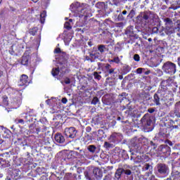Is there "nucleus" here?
Returning a JSON list of instances; mask_svg holds the SVG:
<instances>
[{
	"label": "nucleus",
	"mask_w": 180,
	"mask_h": 180,
	"mask_svg": "<svg viewBox=\"0 0 180 180\" xmlns=\"http://www.w3.org/2000/svg\"><path fill=\"white\" fill-rule=\"evenodd\" d=\"M165 32L166 34H172L173 33H175V27L172 25H167L165 27Z\"/></svg>",
	"instance_id": "25"
},
{
	"label": "nucleus",
	"mask_w": 180,
	"mask_h": 180,
	"mask_svg": "<svg viewBox=\"0 0 180 180\" xmlns=\"http://www.w3.org/2000/svg\"><path fill=\"white\" fill-rule=\"evenodd\" d=\"M136 140H137L139 144L140 145L143 143V140H146V138L144 136H141L139 138L136 137Z\"/></svg>",
	"instance_id": "50"
},
{
	"label": "nucleus",
	"mask_w": 180,
	"mask_h": 180,
	"mask_svg": "<svg viewBox=\"0 0 180 180\" xmlns=\"http://www.w3.org/2000/svg\"><path fill=\"white\" fill-rule=\"evenodd\" d=\"M15 144L20 147H25V146H27V142H26V140L19 138L15 141Z\"/></svg>",
	"instance_id": "23"
},
{
	"label": "nucleus",
	"mask_w": 180,
	"mask_h": 180,
	"mask_svg": "<svg viewBox=\"0 0 180 180\" xmlns=\"http://www.w3.org/2000/svg\"><path fill=\"white\" fill-rule=\"evenodd\" d=\"M70 9L76 15H79V13H82L83 8L81 7V4L79 2H76L70 5Z\"/></svg>",
	"instance_id": "12"
},
{
	"label": "nucleus",
	"mask_w": 180,
	"mask_h": 180,
	"mask_svg": "<svg viewBox=\"0 0 180 180\" xmlns=\"http://www.w3.org/2000/svg\"><path fill=\"white\" fill-rule=\"evenodd\" d=\"M13 106H14L15 108H19L20 106V103H22V100L19 98H14L13 102H12Z\"/></svg>",
	"instance_id": "28"
},
{
	"label": "nucleus",
	"mask_w": 180,
	"mask_h": 180,
	"mask_svg": "<svg viewBox=\"0 0 180 180\" xmlns=\"http://www.w3.org/2000/svg\"><path fill=\"white\" fill-rule=\"evenodd\" d=\"M150 161V157L147 155H141V164H147Z\"/></svg>",
	"instance_id": "33"
},
{
	"label": "nucleus",
	"mask_w": 180,
	"mask_h": 180,
	"mask_svg": "<svg viewBox=\"0 0 180 180\" xmlns=\"http://www.w3.org/2000/svg\"><path fill=\"white\" fill-rule=\"evenodd\" d=\"M64 27L68 30H71V29H72V26L70 22H66L64 25Z\"/></svg>",
	"instance_id": "43"
},
{
	"label": "nucleus",
	"mask_w": 180,
	"mask_h": 180,
	"mask_svg": "<svg viewBox=\"0 0 180 180\" xmlns=\"http://www.w3.org/2000/svg\"><path fill=\"white\" fill-rule=\"evenodd\" d=\"M143 70H144V68H142L136 69V74H141L143 72Z\"/></svg>",
	"instance_id": "61"
},
{
	"label": "nucleus",
	"mask_w": 180,
	"mask_h": 180,
	"mask_svg": "<svg viewBox=\"0 0 180 180\" xmlns=\"http://www.w3.org/2000/svg\"><path fill=\"white\" fill-rule=\"evenodd\" d=\"M84 176L89 180H101L103 177V172L99 168H94L92 172H85Z\"/></svg>",
	"instance_id": "3"
},
{
	"label": "nucleus",
	"mask_w": 180,
	"mask_h": 180,
	"mask_svg": "<svg viewBox=\"0 0 180 180\" xmlns=\"http://www.w3.org/2000/svg\"><path fill=\"white\" fill-rule=\"evenodd\" d=\"M97 137H98L99 140H102V139L106 137V134H105V131L103 129H99L98 131Z\"/></svg>",
	"instance_id": "35"
},
{
	"label": "nucleus",
	"mask_w": 180,
	"mask_h": 180,
	"mask_svg": "<svg viewBox=\"0 0 180 180\" xmlns=\"http://www.w3.org/2000/svg\"><path fill=\"white\" fill-rule=\"evenodd\" d=\"M159 32L160 36H165V34L164 33V27H161L159 28Z\"/></svg>",
	"instance_id": "54"
},
{
	"label": "nucleus",
	"mask_w": 180,
	"mask_h": 180,
	"mask_svg": "<svg viewBox=\"0 0 180 180\" xmlns=\"http://www.w3.org/2000/svg\"><path fill=\"white\" fill-rule=\"evenodd\" d=\"M39 30V28L34 27L29 30L30 34H32V36H35Z\"/></svg>",
	"instance_id": "39"
},
{
	"label": "nucleus",
	"mask_w": 180,
	"mask_h": 180,
	"mask_svg": "<svg viewBox=\"0 0 180 180\" xmlns=\"http://www.w3.org/2000/svg\"><path fill=\"white\" fill-rule=\"evenodd\" d=\"M111 63H115L116 64H119L120 63V59L119 57H115L112 60H111Z\"/></svg>",
	"instance_id": "49"
},
{
	"label": "nucleus",
	"mask_w": 180,
	"mask_h": 180,
	"mask_svg": "<svg viewBox=\"0 0 180 180\" xmlns=\"http://www.w3.org/2000/svg\"><path fill=\"white\" fill-rule=\"evenodd\" d=\"M172 177L173 180H180V172L178 171H172Z\"/></svg>",
	"instance_id": "31"
},
{
	"label": "nucleus",
	"mask_w": 180,
	"mask_h": 180,
	"mask_svg": "<svg viewBox=\"0 0 180 180\" xmlns=\"http://www.w3.org/2000/svg\"><path fill=\"white\" fill-rule=\"evenodd\" d=\"M56 60L58 65L56 68L52 69L51 74L53 77H57L59 74V77L63 78L68 72V68H67L68 55L65 52H60L56 57Z\"/></svg>",
	"instance_id": "1"
},
{
	"label": "nucleus",
	"mask_w": 180,
	"mask_h": 180,
	"mask_svg": "<svg viewBox=\"0 0 180 180\" xmlns=\"http://www.w3.org/2000/svg\"><path fill=\"white\" fill-rule=\"evenodd\" d=\"M134 15H136V11H134V9H132L128 15V18H134Z\"/></svg>",
	"instance_id": "48"
},
{
	"label": "nucleus",
	"mask_w": 180,
	"mask_h": 180,
	"mask_svg": "<svg viewBox=\"0 0 180 180\" xmlns=\"http://www.w3.org/2000/svg\"><path fill=\"white\" fill-rule=\"evenodd\" d=\"M106 72L108 74H110V75H112V74H116V72H115V68H111V69L107 70Z\"/></svg>",
	"instance_id": "53"
},
{
	"label": "nucleus",
	"mask_w": 180,
	"mask_h": 180,
	"mask_svg": "<svg viewBox=\"0 0 180 180\" xmlns=\"http://www.w3.org/2000/svg\"><path fill=\"white\" fill-rule=\"evenodd\" d=\"M162 70L169 75H174L176 72V65L171 61H167L163 64Z\"/></svg>",
	"instance_id": "4"
},
{
	"label": "nucleus",
	"mask_w": 180,
	"mask_h": 180,
	"mask_svg": "<svg viewBox=\"0 0 180 180\" xmlns=\"http://www.w3.org/2000/svg\"><path fill=\"white\" fill-rule=\"evenodd\" d=\"M117 20L119 22H122V21L124 20V17L123 16V14H122V13L119 14L117 16Z\"/></svg>",
	"instance_id": "52"
},
{
	"label": "nucleus",
	"mask_w": 180,
	"mask_h": 180,
	"mask_svg": "<svg viewBox=\"0 0 180 180\" xmlns=\"http://www.w3.org/2000/svg\"><path fill=\"white\" fill-rule=\"evenodd\" d=\"M169 85V79L162 80L160 83L161 89H159L158 91H162V94H165L168 91V86Z\"/></svg>",
	"instance_id": "15"
},
{
	"label": "nucleus",
	"mask_w": 180,
	"mask_h": 180,
	"mask_svg": "<svg viewBox=\"0 0 180 180\" xmlns=\"http://www.w3.org/2000/svg\"><path fill=\"white\" fill-rule=\"evenodd\" d=\"M125 34L128 37H136V34H134V31H133V27H128L125 31Z\"/></svg>",
	"instance_id": "24"
},
{
	"label": "nucleus",
	"mask_w": 180,
	"mask_h": 180,
	"mask_svg": "<svg viewBox=\"0 0 180 180\" xmlns=\"http://www.w3.org/2000/svg\"><path fill=\"white\" fill-rule=\"evenodd\" d=\"M145 99L146 101H150L151 100V96H150V94H147L145 95Z\"/></svg>",
	"instance_id": "60"
},
{
	"label": "nucleus",
	"mask_w": 180,
	"mask_h": 180,
	"mask_svg": "<svg viewBox=\"0 0 180 180\" xmlns=\"http://www.w3.org/2000/svg\"><path fill=\"white\" fill-rule=\"evenodd\" d=\"M151 16H153V13H151V11L141 12L136 17V22L138 25H141L142 27H144V26L150 22Z\"/></svg>",
	"instance_id": "2"
},
{
	"label": "nucleus",
	"mask_w": 180,
	"mask_h": 180,
	"mask_svg": "<svg viewBox=\"0 0 180 180\" xmlns=\"http://www.w3.org/2000/svg\"><path fill=\"white\" fill-rule=\"evenodd\" d=\"M173 115L174 117H180V101L176 103Z\"/></svg>",
	"instance_id": "22"
},
{
	"label": "nucleus",
	"mask_w": 180,
	"mask_h": 180,
	"mask_svg": "<svg viewBox=\"0 0 180 180\" xmlns=\"http://www.w3.org/2000/svg\"><path fill=\"white\" fill-rule=\"evenodd\" d=\"M112 98L109 94H105L102 98V101L104 105H110L112 103Z\"/></svg>",
	"instance_id": "20"
},
{
	"label": "nucleus",
	"mask_w": 180,
	"mask_h": 180,
	"mask_svg": "<svg viewBox=\"0 0 180 180\" xmlns=\"http://www.w3.org/2000/svg\"><path fill=\"white\" fill-rule=\"evenodd\" d=\"M0 167H2L3 168H6L8 167H11V164L9 163V161H7L4 159H0Z\"/></svg>",
	"instance_id": "29"
},
{
	"label": "nucleus",
	"mask_w": 180,
	"mask_h": 180,
	"mask_svg": "<svg viewBox=\"0 0 180 180\" xmlns=\"http://www.w3.org/2000/svg\"><path fill=\"white\" fill-rule=\"evenodd\" d=\"M141 123L143 126H151L153 124V117H150L148 113L145 114L141 120Z\"/></svg>",
	"instance_id": "11"
},
{
	"label": "nucleus",
	"mask_w": 180,
	"mask_h": 180,
	"mask_svg": "<svg viewBox=\"0 0 180 180\" xmlns=\"http://www.w3.org/2000/svg\"><path fill=\"white\" fill-rule=\"evenodd\" d=\"M167 134H168L167 133V128L160 129L159 136H160L161 137H167Z\"/></svg>",
	"instance_id": "38"
},
{
	"label": "nucleus",
	"mask_w": 180,
	"mask_h": 180,
	"mask_svg": "<svg viewBox=\"0 0 180 180\" xmlns=\"http://www.w3.org/2000/svg\"><path fill=\"white\" fill-rule=\"evenodd\" d=\"M129 148L130 152L134 151L135 153H139L140 151V149L141 148V146L139 143V141H137V136L132 139L129 143Z\"/></svg>",
	"instance_id": "8"
},
{
	"label": "nucleus",
	"mask_w": 180,
	"mask_h": 180,
	"mask_svg": "<svg viewBox=\"0 0 180 180\" xmlns=\"http://www.w3.org/2000/svg\"><path fill=\"white\" fill-rule=\"evenodd\" d=\"M165 94H162V90H158L153 96V102L156 106H161V101H164V96Z\"/></svg>",
	"instance_id": "7"
},
{
	"label": "nucleus",
	"mask_w": 180,
	"mask_h": 180,
	"mask_svg": "<svg viewBox=\"0 0 180 180\" xmlns=\"http://www.w3.org/2000/svg\"><path fill=\"white\" fill-rule=\"evenodd\" d=\"M150 169H153V166L149 163H145L142 167V171H143V172H146V171H150Z\"/></svg>",
	"instance_id": "34"
},
{
	"label": "nucleus",
	"mask_w": 180,
	"mask_h": 180,
	"mask_svg": "<svg viewBox=\"0 0 180 180\" xmlns=\"http://www.w3.org/2000/svg\"><path fill=\"white\" fill-rule=\"evenodd\" d=\"M134 162L135 164H139L140 162L141 163V156H137L134 159Z\"/></svg>",
	"instance_id": "46"
},
{
	"label": "nucleus",
	"mask_w": 180,
	"mask_h": 180,
	"mask_svg": "<svg viewBox=\"0 0 180 180\" xmlns=\"http://www.w3.org/2000/svg\"><path fill=\"white\" fill-rule=\"evenodd\" d=\"M131 71V67H130L128 65H125L123 67L122 72L123 74H128V72H130Z\"/></svg>",
	"instance_id": "37"
},
{
	"label": "nucleus",
	"mask_w": 180,
	"mask_h": 180,
	"mask_svg": "<svg viewBox=\"0 0 180 180\" xmlns=\"http://www.w3.org/2000/svg\"><path fill=\"white\" fill-rule=\"evenodd\" d=\"M30 60V55L24 54L21 58L20 64H22V65H28Z\"/></svg>",
	"instance_id": "21"
},
{
	"label": "nucleus",
	"mask_w": 180,
	"mask_h": 180,
	"mask_svg": "<svg viewBox=\"0 0 180 180\" xmlns=\"http://www.w3.org/2000/svg\"><path fill=\"white\" fill-rule=\"evenodd\" d=\"M2 99H3V104L4 105V106H8L9 105V101L8 100V96H4L2 97Z\"/></svg>",
	"instance_id": "41"
},
{
	"label": "nucleus",
	"mask_w": 180,
	"mask_h": 180,
	"mask_svg": "<svg viewBox=\"0 0 180 180\" xmlns=\"http://www.w3.org/2000/svg\"><path fill=\"white\" fill-rule=\"evenodd\" d=\"M94 77L95 79H98V81L101 80V79L102 78V76H101L99 75V72H94Z\"/></svg>",
	"instance_id": "44"
},
{
	"label": "nucleus",
	"mask_w": 180,
	"mask_h": 180,
	"mask_svg": "<svg viewBox=\"0 0 180 180\" xmlns=\"http://www.w3.org/2000/svg\"><path fill=\"white\" fill-rule=\"evenodd\" d=\"M160 31V28L158 27H153L152 29V34H158Z\"/></svg>",
	"instance_id": "47"
},
{
	"label": "nucleus",
	"mask_w": 180,
	"mask_h": 180,
	"mask_svg": "<svg viewBox=\"0 0 180 180\" xmlns=\"http://www.w3.org/2000/svg\"><path fill=\"white\" fill-rule=\"evenodd\" d=\"M104 148H106V150H109V148H113L115 146L108 141H105L103 145Z\"/></svg>",
	"instance_id": "40"
},
{
	"label": "nucleus",
	"mask_w": 180,
	"mask_h": 180,
	"mask_svg": "<svg viewBox=\"0 0 180 180\" xmlns=\"http://www.w3.org/2000/svg\"><path fill=\"white\" fill-rule=\"evenodd\" d=\"M148 112L149 113H154L155 112V108H150L148 109Z\"/></svg>",
	"instance_id": "62"
},
{
	"label": "nucleus",
	"mask_w": 180,
	"mask_h": 180,
	"mask_svg": "<svg viewBox=\"0 0 180 180\" xmlns=\"http://www.w3.org/2000/svg\"><path fill=\"white\" fill-rule=\"evenodd\" d=\"M158 175L160 176H168L169 175V167L165 163H158L156 166Z\"/></svg>",
	"instance_id": "5"
},
{
	"label": "nucleus",
	"mask_w": 180,
	"mask_h": 180,
	"mask_svg": "<svg viewBox=\"0 0 180 180\" xmlns=\"http://www.w3.org/2000/svg\"><path fill=\"white\" fill-rule=\"evenodd\" d=\"M16 154V149H11L8 152H6L3 154L4 157H6V158H11V157L15 155Z\"/></svg>",
	"instance_id": "26"
},
{
	"label": "nucleus",
	"mask_w": 180,
	"mask_h": 180,
	"mask_svg": "<svg viewBox=\"0 0 180 180\" xmlns=\"http://www.w3.org/2000/svg\"><path fill=\"white\" fill-rule=\"evenodd\" d=\"M163 22L165 23V26H172L174 25L172 20L169 18H163Z\"/></svg>",
	"instance_id": "36"
},
{
	"label": "nucleus",
	"mask_w": 180,
	"mask_h": 180,
	"mask_svg": "<svg viewBox=\"0 0 180 180\" xmlns=\"http://www.w3.org/2000/svg\"><path fill=\"white\" fill-rule=\"evenodd\" d=\"M87 150L91 154H96V153H98V148L94 145L87 146Z\"/></svg>",
	"instance_id": "27"
},
{
	"label": "nucleus",
	"mask_w": 180,
	"mask_h": 180,
	"mask_svg": "<svg viewBox=\"0 0 180 180\" xmlns=\"http://www.w3.org/2000/svg\"><path fill=\"white\" fill-rule=\"evenodd\" d=\"M11 134L12 132L11 130L8 129L4 126L0 125V144L4 143V139H2V137L3 139H9L11 138Z\"/></svg>",
	"instance_id": "6"
},
{
	"label": "nucleus",
	"mask_w": 180,
	"mask_h": 180,
	"mask_svg": "<svg viewBox=\"0 0 180 180\" xmlns=\"http://www.w3.org/2000/svg\"><path fill=\"white\" fill-rule=\"evenodd\" d=\"M20 50V46H19V44H14L11 47L9 53L11 54V56H16V54L19 53Z\"/></svg>",
	"instance_id": "19"
},
{
	"label": "nucleus",
	"mask_w": 180,
	"mask_h": 180,
	"mask_svg": "<svg viewBox=\"0 0 180 180\" xmlns=\"http://www.w3.org/2000/svg\"><path fill=\"white\" fill-rule=\"evenodd\" d=\"M61 102L62 103H67V102H68V100H67V98H63Z\"/></svg>",
	"instance_id": "64"
},
{
	"label": "nucleus",
	"mask_w": 180,
	"mask_h": 180,
	"mask_svg": "<svg viewBox=\"0 0 180 180\" xmlns=\"http://www.w3.org/2000/svg\"><path fill=\"white\" fill-rule=\"evenodd\" d=\"M16 122H18V123H20L21 124H25V120L22 119L16 120Z\"/></svg>",
	"instance_id": "63"
},
{
	"label": "nucleus",
	"mask_w": 180,
	"mask_h": 180,
	"mask_svg": "<svg viewBox=\"0 0 180 180\" xmlns=\"http://www.w3.org/2000/svg\"><path fill=\"white\" fill-rule=\"evenodd\" d=\"M105 49L106 46L105 45L101 44L98 46V50L100 51V53H103Z\"/></svg>",
	"instance_id": "42"
},
{
	"label": "nucleus",
	"mask_w": 180,
	"mask_h": 180,
	"mask_svg": "<svg viewBox=\"0 0 180 180\" xmlns=\"http://www.w3.org/2000/svg\"><path fill=\"white\" fill-rule=\"evenodd\" d=\"M64 83L66 84V85H68L71 84V79H70L68 77H65L64 79Z\"/></svg>",
	"instance_id": "56"
},
{
	"label": "nucleus",
	"mask_w": 180,
	"mask_h": 180,
	"mask_svg": "<svg viewBox=\"0 0 180 180\" xmlns=\"http://www.w3.org/2000/svg\"><path fill=\"white\" fill-rule=\"evenodd\" d=\"M108 140L110 143H114L117 144V143H120V141L123 140V135L115 132L110 136Z\"/></svg>",
	"instance_id": "10"
},
{
	"label": "nucleus",
	"mask_w": 180,
	"mask_h": 180,
	"mask_svg": "<svg viewBox=\"0 0 180 180\" xmlns=\"http://www.w3.org/2000/svg\"><path fill=\"white\" fill-rule=\"evenodd\" d=\"M29 77H27V75H22L20 78V81L18 82V86H26L28 84V79Z\"/></svg>",
	"instance_id": "16"
},
{
	"label": "nucleus",
	"mask_w": 180,
	"mask_h": 180,
	"mask_svg": "<svg viewBox=\"0 0 180 180\" xmlns=\"http://www.w3.org/2000/svg\"><path fill=\"white\" fill-rule=\"evenodd\" d=\"M65 136L68 137V139H75L77 137V134L78 133V131L75 129V127H69L65 128Z\"/></svg>",
	"instance_id": "9"
},
{
	"label": "nucleus",
	"mask_w": 180,
	"mask_h": 180,
	"mask_svg": "<svg viewBox=\"0 0 180 180\" xmlns=\"http://www.w3.org/2000/svg\"><path fill=\"white\" fill-rule=\"evenodd\" d=\"M105 71H108V70H110L112 68V65H109V63H107L105 66Z\"/></svg>",
	"instance_id": "59"
},
{
	"label": "nucleus",
	"mask_w": 180,
	"mask_h": 180,
	"mask_svg": "<svg viewBox=\"0 0 180 180\" xmlns=\"http://www.w3.org/2000/svg\"><path fill=\"white\" fill-rule=\"evenodd\" d=\"M158 150L160 153L167 154V155H169V153H171V148L168 145H160Z\"/></svg>",
	"instance_id": "14"
},
{
	"label": "nucleus",
	"mask_w": 180,
	"mask_h": 180,
	"mask_svg": "<svg viewBox=\"0 0 180 180\" xmlns=\"http://www.w3.org/2000/svg\"><path fill=\"white\" fill-rule=\"evenodd\" d=\"M54 139L59 144H64L65 143V138L61 133H56L54 136Z\"/></svg>",
	"instance_id": "18"
},
{
	"label": "nucleus",
	"mask_w": 180,
	"mask_h": 180,
	"mask_svg": "<svg viewBox=\"0 0 180 180\" xmlns=\"http://www.w3.org/2000/svg\"><path fill=\"white\" fill-rule=\"evenodd\" d=\"M121 153H122L123 157H127L125 158H129V155H127V153L126 152V150H122Z\"/></svg>",
	"instance_id": "58"
},
{
	"label": "nucleus",
	"mask_w": 180,
	"mask_h": 180,
	"mask_svg": "<svg viewBox=\"0 0 180 180\" xmlns=\"http://www.w3.org/2000/svg\"><path fill=\"white\" fill-rule=\"evenodd\" d=\"M127 168H130V166H124V167L122 168V172L125 175L130 176V175H131V170H130Z\"/></svg>",
	"instance_id": "32"
},
{
	"label": "nucleus",
	"mask_w": 180,
	"mask_h": 180,
	"mask_svg": "<svg viewBox=\"0 0 180 180\" xmlns=\"http://www.w3.org/2000/svg\"><path fill=\"white\" fill-rule=\"evenodd\" d=\"M97 103H101L99 102V98H98V97H94L93 100L91 101V105H97Z\"/></svg>",
	"instance_id": "45"
},
{
	"label": "nucleus",
	"mask_w": 180,
	"mask_h": 180,
	"mask_svg": "<svg viewBox=\"0 0 180 180\" xmlns=\"http://www.w3.org/2000/svg\"><path fill=\"white\" fill-rule=\"evenodd\" d=\"M41 22L43 23V20H44V18H46V12L44 11L43 13H41Z\"/></svg>",
	"instance_id": "55"
},
{
	"label": "nucleus",
	"mask_w": 180,
	"mask_h": 180,
	"mask_svg": "<svg viewBox=\"0 0 180 180\" xmlns=\"http://www.w3.org/2000/svg\"><path fill=\"white\" fill-rule=\"evenodd\" d=\"M134 61H136V63H139V61H140V55L134 54Z\"/></svg>",
	"instance_id": "51"
},
{
	"label": "nucleus",
	"mask_w": 180,
	"mask_h": 180,
	"mask_svg": "<svg viewBox=\"0 0 180 180\" xmlns=\"http://www.w3.org/2000/svg\"><path fill=\"white\" fill-rule=\"evenodd\" d=\"M54 53H56V54H58V56H60V53H64V51H61V49L60 48H56L54 50Z\"/></svg>",
	"instance_id": "57"
},
{
	"label": "nucleus",
	"mask_w": 180,
	"mask_h": 180,
	"mask_svg": "<svg viewBox=\"0 0 180 180\" xmlns=\"http://www.w3.org/2000/svg\"><path fill=\"white\" fill-rule=\"evenodd\" d=\"M122 175H123V168H119L115 172V178L117 179H120V176H122Z\"/></svg>",
	"instance_id": "30"
},
{
	"label": "nucleus",
	"mask_w": 180,
	"mask_h": 180,
	"mask_svg": "<svg viewBox=\"0 0 180 180\" xmlns=\"http://www.w3.org/2000/svg\"><path fill=\"white\" fill-rule=\"evenodd\" d=\"M96 8L99 9L102 12H106V9H108V4L103 1H98L95 4Z\"/></svg>",
	"instance_id": "17"
},
{
	"label": "nucleus",
	"mask_w": 180,
	"mask_h": 180,
	"mask_svg": "<svg viewBox=\"0 0 180 180\" xmlns=\"http://www.w3.org/2000/svg\"><path fill=\"white\" fill-rule=\"evenodd\" d=\"M89 54L91 58V63H95L96 60H100V61H102V60L100 58L101 53H99L98 50H93L89 52Z\"/></svg>",
	"instance_id": "13"
}]
</instances>
